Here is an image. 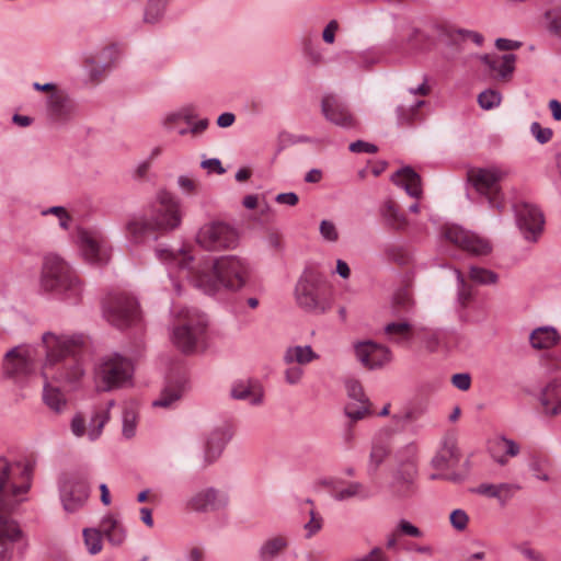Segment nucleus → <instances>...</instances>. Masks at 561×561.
Wrapping results in <instances>:
<instances>
[{
  "label": "nucleus",
  "mask_w": 561,
  "mask_h": 561,
  "mask_svg": "<svg viewBox=\"0 0 561 561\" xmlns=\"http://www.w3.org/2000/svg\"><path fill=\"white\" fill-rule=\"evenodd\" d=\"M42 343L46 351V360L43 366L44 378L43 400L55 412H60L66 405V399L59 388L50 385L49 380L62 385H76L83 376V368L77 350L79 343L66 335H56L45 332Z\"/></svg>",
  "instance_id": "1"
},
{
  "label": "nucleus",
  "mask_w": 561,
  "mask_h": 561,
  "mask_svg": "<svg viewBox=\"0 0 561 561\" xmlns=\"http://www.w3.org/2000/svg\"><path fill=\"white\" fill-rule=\"evenodd\" d=\"M180 224L179 202L171 193L162 191L149 213L135 215L126 222V234L130 242L142 243L149 238L157 239V232L173 230Z\"/></svg>",
  "instance_id": "2"
},
{
  "label": "nucleus",
  "mask_w": 561,
  "mask_h": 561,
  "mask_svg": "<svg viewBox=\"0 0 561 561\" xmlns=\"http://www.w3.org/2000/svg\"><path fill=\"white\" fill-rule=\"evenodd\" d=\"M251 267L245 259L238 255H224L217 257L210 270L198 272L195 276V286L205 294L214 295L221 288L239 290L248 282Z\"/></svg>",
  "instance_id": "3"
},
{
  "label": "nucleus",
  "mask_w": 561,
  "mask_h": 561,
  "mask_svg": "<svg viewBox=\"0 0 561 561\" xmlns=\"http://www.w3.org/2000/svg\"><path fill=\"white\" fill-rule=\"evenodd\" d=\"M34 467L31 460L11 461L0 456V515L10 516L20 496L30 490Z\"/></svg>",
  "instance_id": "4"
},
{
  "label": "nucleus",
  "mask_w": 561,
  "mask_h": 561,
  "mask_svg": "<svg viewBox=\"0 0 561 561\" xmlns=\"http://www.w3.org/2000/svg\"><path fill=\"white\" fill-rule=\"evenodd\" d=\"M295 301L305 312L320 316L332 308V289L324 274L312 265H308L298 278Z\"/></svg>",
  "instance_id": "5"
},
{
  "label": "nucleus",
  "mask_w": 561,
  "mask_h": 561,
  "mask_svg": "<svg viewBox=\"0 0 561 561\" xmlns=\"http://www.w3.org/2000/svg\"><path fill=\"white\" fill-rule=\"evenodd\" d=\"M41 288L72 304H77L82 294V284L75 271L56 254L44 257Z\"/></svg>",
  "instance_id": "6"
},
{
  "label": "nucleus",
  "mask_w": 561,
  "mask_h": 561,
  "mask_svg": "<svg viewBox=\"0 0 561 561\" xmlns=\"http://www.w3.org/2000/svg\"><path fill=\"white\" fill-rule=\"evenodd\" d=\"M172 341L183 353L191 354L204 343L208 320L195 308L183 307L173 310Z\"/></svg>",
  "instance_id": "7"
},
{
  "label": "nucleus",
  "mask_w": 561,
  "mask_h": 561,
  "mask_svg": "<svg viewBox=\"0 0 561 561\" xmlns=\"http://www.w3.org/2000/svg\"><path fill=\"white\" fill-rule=\"evenodd\" d=\"M133 375V362L118 353H114L101 359L95 369V381L100 390L111 391L129 385Z\"/></svg>",
  "instance_id": "8"
},
{
  "label": "nucleus",
  "mask_w": 561,
  "mask_h": 561,
  "mask_svg": "<svg viewBox=\"0 0 561 561\" xmlns=\"http://www.w3.org/2000/svg\"><path fill=\"white\" fill-rule=\"evenodd\" d=\"M89 479L90 473L85 468L75 469L59 478V493L65 511L73 513L85 504L90 495Z\"/></svg>",
  "instance_id": "9"
},
{
  "label": "nucleus",
  "mask_w": 561,
  "mask_h": 561,
  "mask_svg": "<svg viewBox=\"0 0 561 561\" xmlns=\"http://www.w3.org/2000/svg\"><path fill=\"white\" fill-rule=\"evenodd\" d=\"M506 172L497 167L471 168L467 175L479 195L484 196L491 208L502 210L504 207L503 194L500 182L506 176Z\"/></svg>",
  "instance_id": "10"
},
{
  "label": "nucleus",
  "mask_w": 561,
  "mask_h": 561,
  "mask_svg": "<svg viewBox=\"0 0 561 561\" xmlns=\"http://www.w3.org/2000/svg\"><path fill=\"white\" fill-rule=\"evenodd\" d=\"M196 242L207 251L231 250L238 245L239 234L227 222L210 221L199 228Z\"/></svg>",
  "instance_id": "11"
},
{
  "label": "nucleus",
  "mask_w": 561,
  "mask_h": 561,
  "mask_svg": "<svg viewBox=\"0 0 561 561\" xmlns=\"http://www.w3.org/2000/svg\"><path fill=\"white\" fill-rule=\"evenodd\" d=\"M28 541L19 526L10 516L0 515V561H11L15 554L23 556Z\"/></svg>",
  "instance_id": "12"
},
{
  "label": "nucleus",
  "mask_w": 561,
  "mask_h": 561,
  "mask_svg": "<svg viewBox=\"0 0 561 561\" xmlns=\"http://www.w3.org/2000/svg\"><path fill=\"white\" fill-rule=\"evenodd\" d=\"M35 371V362L31 350L15 346L9 350L2 360L3 377L22 385Z\"/></svg>",
  "instance_id": "13"
},
{
  "label": "nucleus",
  "mask_w": 561,
  "mask_h": 561,
  "mask_svg": "<svg viewBox=\"0 0 561 561\" xmlns=\"http://www.w3.org/2000/svg\"><path fill=\"white\" fill-rule=\"evenodd\" d=\"M103 312L112 325L125 329L138 320V304L127 295H112L104 302Z\"/></svg>",
  "instance_id": "14"
},
{
  "label": "nucleus",
  "mask_w": 561,
  "mask_h": 561,
  "mask_svg": "<svg viewBox=\"0 0 561 561\" xmlns=\"http://www.w3.org/2000/svg\"><path fill=\"white\" fill-rule=\"evenodd\" d=\"M444 237L449 242L472 255H488L492 251V247L488 240L457 225L445 227Z\"/></svg>",
  "instance_id": "15"
},
{
  "label": "nucleus",
  "mask_w": 561,
  "mask_h": 561,
  "mask_svg": "<svg viewBox=\"0 0 561 561\" xmlns=\"http://www.w3.org/2000/svg\"><path fill=\"white\" fill-rule=\"evenodd\" d=\"M516 224L528 241H537L545 225L543 214L539 208L529 203L514 205Z\"/></svg>",
  "instance_id": "16"
},
{
  "label": "nucleus",
  "mask_w": 561,
  "mask_h": 561,
  "mask_svg": "<svg viewBox=\"0 0 561 561\" xmlns=\"http://www.w3.org/2000/svg\"><path fill=\"white\" fill-rule=\"evenodd\" d=\"M321 110L324 117L336 126L345 129H352L357 126V121L348 106L334 94L323 96Z\"/></svg>",
  "instance_id": "17"
},
{
  "label": "nucleus",
  "mask_w": 561,
  "mask_h": 561,
  "mask_svg": "<svg viewBox=\"0 0 561 561\" xmlns=\"http://www.w3.org/2000/svg\"><path fill=\"white\" fill-rule=\"evenodd\" d=\"M357 359L368 369L381 368L391 360V351L381 344L373 341L358 342L355 345Z\"/></svg>",
  "instance_id": "18"
},
{
  "label": "nucleus",
  "mask_w": 561,
  "mask_h": 561,
  "mask_svg": "<svg viewBox=\"0 0 561 561\" xmlns=\"http://www.w3.org/2000/svg\"><path fill=\"white\" fill-rule=\"evenodd\" d=\"M228 502L229 497L227 494L215 488H207L194 494L187 502V506L192 511L205 513L225 508Z\"/></svg>",
  "instance_id": "19"
},
{
  "label": "nucleus",
  "mask_w": 561,
  "mask_h": 561,
  "mask_svg": "<svg viewBox=\"0 0 561 561\" xmlns=\"http://www.w3.org/2000/svg\"><path fill=\"white\" fill-rule=\"evenodd\" d=\"M230 439L231 433L227 427H217L207 435L204 445V467L219 459Z\"/></svg>",
  "instance_id": "20"
},
{
  "label": "nucleus",
  "mask_w": 561,
  "mask_h": 561,
  "mask_svg": "<svg viewBox=\"0 0 561 561\" xmlns=\"http://www.w3.org/2000/svg\"><path fill=\"white\" fill-rule=\"evenodd\" d=\"M409 458L416 453V446L411 444L407 446ZM416 476V467L412 459H408L394 474L396 493L399 496H407L411 493L412 484Z\"/></svg>",
  "instance_id": "21"
},
{
  "label": "nucleus",
  "mask_w": 561,
  "mask_h": 561,
  "mask_svg": "<svg viewBox=\"0 0 561 561\" xmlns=\"http://www.w3.org/2000/svg\"><path fill=\"white\" fill-rule=\"evenodd\" d=\"M539 401L547 416L561 414V377L553 378L542 388Z\"/></svg>",
  "instance_id": "22"
},
{
  "label": "nucleus",
  "mask_w": 561,
  "mask_h": 561,
  "mask_svg": "<svg viewBox=\"0 0 561 561\" xmlns=\"http://www.w3.org/2000/svg\"><path fill=\"white\" fill-rule=\"evenodd\" d=\"M391 181L404 188L407 194L414 198L422 196V180L419 173L409 165L399 169L392 176Z\"/></svg>",
  "instance_id": "23"
},
{
  "label": "nucleus",
  "mask_w": 561,
  "mask_h": 561,
  "mask_svg": "<svg viewBox=\"0 0 561 561\" xmlns=\"http://www.w3.org/2000/svg\"><path fill=\"white\" fill-rule=\"evenodd\" d=\"M231 397L236 400H248L252 405L263 402V388L256 380H240L233 383Z\"/></svg>",
  "instance_id": "24"
},
{
  "label": "nucleus",
  "mask_w": 561,
  "mask_h": 561,
  "mask_svg": "<svg viewBox=\"0 0 561 561\" xmlns=\"http://www.w3.org/2000/svg\"><path fill=\"white\" fill-rule=\"evenodd\" d=\"M289 546V540L285 535H275L266 538L257 549L259 561H276L280 558Z\"/></svg>",
  "instance_id": "25"
},
{
  "label": "nucleus",
  "mask_w": 561,
  "mask_h": 561,
  "mask_svg": "<svg viewBox=\"0 0 561 561\" xmlns=\"http://www.w3.org/2000/svg\"><path fill=\"white\" fill-rule=\"evenodd\" d=\"M379 213L385 226L389 229L401 231L407 228L408 219L394 201L390 198L385 201L379 208Z\"/></svg>",
  "instance_id": "26"
},
{
  "label": "nucleus",
  "mask_w": 561,
  "mask_h": 561,
  "mask_svg": "<svg viewBox=\"0 0 561 561\" xmlns=\"http://www.w3.org/2000/svg\"><path fill=\"white\" fill-rule=\"evenodd\" d=\"M49 115L56 121L67 119L75 111L73 101L62 92H53L47 99Z\"/></svg>",
  "instance_id": "27"
},
{
  "label": "nucleus",
  "mask_w": 561,
  "mask_h": 561,
  "mask_svg": "<svg viewBox=\"0 0 561 561\" xmlns=\"http://www.w3.org/2000/svg\"><path fill=\"white\" fill-rule=\"evenodd\" d=\"M390 433L381 432L373 439L368 470L376 472L390 453Z\"/></svg>",
  "instance_id": "28"
},
{
  "label": "nucleus",
  "mask_w": 561,
  "mask_h": 561,
  "mask_svg": "<svg viewBox=\"0 0 561 561\" xmlns=\"http://www.w3.org/2000/svg\"><path fill=\"white\" fill-rule=\"evenodd\" d=\"M324 485L331 489V494L334 500L343 502L353 497L366 500L369 497L368 489L360 482L353 481L346 482V486L339 489L332 481H325Z\"/></svg>",
  "instance_id": "29"
},
{
  "label": "nucleus",
  "mask_w": 561,
  "mask_h": 561,
  "mask_svg": "<svg viewBox=\"0 0 561 561\" xmlns=\"http://www.w3.org/2000/svg\"><path fill=\"white\" fill-rule=\"evenodd\" d=\"M460 460V451L456 443L451 440L444 442L442 448L431 460V466L435 470L442 471L450 468Z\"/></svg>",
  "instance_id": "30"
},
{
  "label": "nucleus",
  "mask_w": 561,
  "mask_h": 561,
  "mask_svg": "<svg viewBox=\"0 0 561 561\" xmlns=\"http://www.w3.org/2000/svg\"><path fill=\"white\" fill-rule=\"evenodd\" d=\"M414 299L408 287H401L393 294L391 301V312L399 319H407L414 312Z\"/></svg>",
  "instance_id": "31"
},
{
  "label": "nucleus",
  "mask_w": 561,
  "mask_h": 561,
  "mask_svg": "<svg viewBox=\"0 0 561 561\" xmlns=\"http://www.w3.org/2000/svg\"><path fill=\"white\" fill-rule=\"evenodd\" d=\"M81 251L84 259L90 263L105 264L108 256L99 241L88 232L80 236Z\"/></svg>",
  "instance_id": "32"
},
{
  "label": "nucleus",
  "mask_w": 561,
  "mask_h": 561,
  "mask_svg": "<svg viewBox=\"0 0 561 561\" xmlns=\"http://www.w3.org/2000/svg\"><path fill=\"white\" fill-rule=\"evenodd\" d=\"M101 533L113 546H121L126 538V529L122 522L112 514L104 516L100 523Z\"/></svg>",
  "instance_id": "33"
},
{
  "label": "nucleus",
  "mask_w": 561,
  "mask_h": 561,
  "mask_svg": "<svg viewBox=\"0 0 561 561\" xmlns=\"http://www.w3.org/2000/svg\"><path fill=\"white\" fill-rule=\"evenodd\" d=\"M183 391L184 381L182 379L168 380L161 390L160 397L152 404L159 408H172L182 398Z\"/></svg>",
  "instance_id": "34"
},
{
  "label": "nucleus",
  "mask_w": 561,
  "mask_h": 561,
  "mask_svg": "<svg viewBox=\"0 0 561 561\" xmlns=\"http://www.w3.org/2000/svg\"><path fill=\"white\" fill-rule=\"evenodd\" d=\"M518 490H520V485L513 483H482L477 488L479 494L497 499L502 504H505L513 496L514 492Z\"/></svg>",
  "instance_id": "35"
},
{
  "label": "nucleus",
  "mask_w": 561,
  "mask_h": 561,
  "mask_svg": "<svg viewBox=\"0 0 561 561\" xmlns=\"http://www.w3.org/2000/svg\"><path fill=\"white\" fill-rule=\"evenodd\" d=\"M482 61L503 80L510 78L515 70L516 55L505 54L501 57L484 55Z\"/></svg>",
  "instance_id": "36"
},
{
  "label": "nucleus",
  "mask_w": 561,
  "mask_h": 561,
  "mask_svg": "<svg viewBox=\"0 0 561 561\" xmlns=\"http://www.w3.org/2000/svg\"><path fill=\"white\" fill-rule=\"evenodd\" d=\"M559 333L553 327H540L535 329L530 335L529 341L536 350H548L559 342Z\"/></svg>",
  "instance_id": "37"
},
{
  "label": "nucleus",
  "mask_w": 561,
  "mask_h": 561,
  "mask_svg": "<svg viewBox=\"0 0 561 561\" xmlns=\"http://www.w3.org/2000/svg\"><path fill=\"white\" fill-rule=\"evenodd\" d=\"M440 35L444 36L450 44H458L467 39H471L478 46L482 45L483 43V36L480 33L466 28H457L451 25L442 26Z\"/></svg>",
  "instance_id": "38"
},
{
  "label": "nucleus",
  "mask_w": 561,
  "mask_h": 561,
  "mask_svg": "<svg viewBox=\"0 0 561 561\" xmlns=\"http://www.w3.org/2000/svg\"><path fill=\"white\" fill-rule=\"evenodd\" d=\"M156 255L159 260L167 264H172L179 267L181 271H188L193 262V257L184 252H174L170 249H157Z\"/></svg>",
  "instance_id": "39"
},
{
  "label": "nucleus",
  "mask_w": 561,
  "mask_h": 561,
  "mask_svg": "<svg viewBox=\"0 0 561 561\" xmlns=\"http://www.w3.org/2000/svg\"><path fill=\"white\" fill-rule=\"evenodd\" d=\"M318 358V355L312 351L311 346H293L288 347L284 354V362L288 365L297 363L299 365H306Z\"/></svg>",
  "instance_id": "40"
},
{
  "label": "nucleus",
  "mask_w": 561,
  "mask_h": 561,
  "mask_svg": "<svg viewBox=\"0 0 561 561\" xmlns=\"http://www.w3.org/2000/svg\"><path fill=\"white\" fill-rule=\"evenodd\" d=\"M115 405V401L111 400L107 402V410L102 412H95L89 424V437L91 440H95L102 433L105 423L110 419V409Z\"/></svg>",
  "instance_id": "41"
},
{
  "label": "nucleus",
  "mask_w": 561,
  "mask_h": 561,
  "mask_svg": "<svg viewBox=\"0 0 561 561\" xmlns=\"http://www.w3.org/2000/svg\"><path fill=\"white\" fill-rule=\"evenodd\" d=\"M469 277L479 285H493L499 280V275L495 272L477 265L470 266Z\"/></svg>",
  "instance_id": "42"
},
{
  "label": "nucleus",
  "mask_w": 561,
  "mask_h": 561,
  "mask_svg": "<svg viewBox=\"0 0 561 561\" xmlns=\"http://www.w3.org/2000/svg\"><path fill=\"white\" fill-rule=\"evenodd\" d=\"M137 425V409L135 404L130 403L123 410V435L126 438H131L136 434Z\"/></svg>",
  "instance_id": "43"
},
{
  "label": "nucleus",
  "mask_w": 561,
  "mask_h": 561,
  "mask_svg": "<svg viewBox=\"0 0 561 561\" xmlns=\"http://www.w3.org/2000/svg\"><path fill=\"white\" fill-rule=\"evenodd\" d=\"M458 282L457 301L465 309L472 301L474 293L473 288L465 280L460 271H456Z\"/></svg>",
  "instance_id": "44"
},
{
  "label": "nucleus",
  "mask_w": 561,
  "mask_h": 561,
  "mask_svg": "<svg viewBox=\"0 0 561 561\" xmlns=\"http://www.w3.org/2000/svg\"><path fill=\"white\" fill-rule=\"evenodd\" d=\"M83 539L85 547L91 554H96L102 550V533L101 527L96 528H85L83 529Z\"/></svg>",
  "instance_id": "45"
},
{
  "label": "nucleus",
  "mask_w": 561,
  "mask_h": 561,
  "mask_svg": "<svg viewBox=\"0 0 561 561\" xmlns=\"http://www.w3.org/2000/svg\"><path fill=\"white\" fill-rule=\"evenodd\" d=\"M168 0H149L145 10V21L147 23H157L164 13Z\"/></svg>",
  "instance_id": "46"
},
{
  "label": "nucleus",
  "mask_w": 561,
  "mask_h": 561,
  "mask_svg": "<svg viewBox=\"0 0 561 561\" xmlns=\"http://www.w3.org/2000/svg\"><path fill=\"white\" fill-rule=\"evenodd\" d=\"M345 415L351 421L356 422L364 419L370 413L369 403H358L356 401H350L344 408Z\"/></svg>",
  "instance_id": "47"
},
{
  "label": "nucleus",
  "mask_w": 561,
  "mask_h": 561,
  "mask_svg": "<svg viewBox=\"0 0 561 561\" xmlns=\"http://www.w3.org/2000/svg\"><path fill=\"white\" fill-rule=\"evenodd\" d=\"M502 100L499 91L488 89L478 95V103L483 110H492L500 105Z\"/></svg>",
  "instance_id": "48"
},
{
  "label": "nucleus",
  "mask_w": 561,
  "mask_h": 561,
  "mask_svg": "<svg viewBox=\"0 0 561 561\" xmlns=\"http://www.w3.org/2000/svg\"><path fill=\"white\" fill-rule=\"evenodd\" d=\"M347 396L351 401H356L358 403H369L368 398L364 393L363 387L359 381L351 379L345 383Z\"/></svg>",
  "instance_id": "49"
},
{
  "label": "nucleus",
  "mask_w": 561,
  "mask_h": 561,
  "mask_svg": "<svg viewBox=\"0 0 561 561\" xmlns=\"http://www.w3.org/2000/svg\"><path fill=\"white\" fill-rule=\"evenodd\" d=\"M495 445L504 451L506 456L516 457L520 453L519 445L506 436H501L495 442Z\"/></svg>",
  "instance_id": "50"
},
{
  "label": "nucleus",
  "mask_w": 561,
  "mask_h": 561,
  "mask_svg": "<svg viewBox=\"0 0 561 561\" xmlns=\"http://www.w3.org/2000/svg\"><path fill=\"white\" fill-rule=\"evenodd\" d=\"M528 468L538 480L549 481V476L543 470V461L538 455H531L528 461Z\"/></svg>",
  "instance_id": "51"
},
{
  "label": "nucleus",
  "mask_w": 561,
  "mask_h": 561,
  "mask_svg": "<svg viewBox=\"0 0 561 561\" xmlns=\"http://www.w3.org/2000/svg\"><path fill=\"white\" fill-rule=\"evenodd\" d=\"M310 519L305 524L304 528L307 531L306 537L310 538L316 535L322 528L323 519L322 517L314 512V510H310L309 512Z\"/></svg>",
  "instance_id": "52"
},
{
  "label": "nucleus",
  "mask_w": 561,
  "mask_h": 561,
  "mask_svg": "<svg viewBox=\"0 0 561 561\" xmlns=\"http://www.w3.org/2000/svg\"><path fill=\"white\" fill-rule=\"evenodd\" d=\"M530 131L541 145L549 142L553 136L552 129L542 128L538 122H534L530 125Z\"/></svg>",
  "instance_id": "53"
},
{
  "label": "nucleus",
  "mask_w": 561,
  "mask_h": 561,
  "mask_svg": "<svg viewBox=\"0 0 561 561\" xmlns=\"http://www.w3.org/2000/svg\"><path fill=\"white\" fill-rule=\"evenodd\" d=\"M304 55L312 65H319L322 61V55L318 46L313 45L310 41L304 42Z\"/></svg>",
  "instance_id": "54"
},
{
  "label": "nucleus",
  "mask_w": 561,
  "mask_h": 561,
  "mask_svg": "<svg viewBox=\"0 0 561 561\" xmlns=\"http://www.w3.org/2000/svg\"><path fill=\"white\" fill-rule=\"evenodd\" d=\"M449 520L455 529L463 530L468 525L469 517L463 510L457 508L450 513Z\"/></svg>",
  "instance_id": "55"
},
{
  "label": "nucleus",
  "mask_w": 561,
  "mask_h": 561,
  "mask_svg": "<svg viewBox=\"0 0 561 561\" xmlns=\"http://www.w3.org/2000/svg\"><path fill=\"white\" fill-rule=\"evenodd\" d=\"M411 331V324L404 320L401 322H390L385 327V333L388 335L399 334L405 336Z\"/></svg>",
  "instance_id": "56"
},
{
  "label": "nucleus",
  "mask_w": 561,
  "mask_h": 561,
  "mask_svg": "<svg viewBox=\"0 0 561 561\" xmlns=\"http://www.w3.org/2000/svg\"><path fill=\"white\" fill-rule=\"evenodd\" d=\"M545 20L547 21L548 31L561 38V16H557L552 11H547L545 13Z\"/></svg>",
  "instance_id": "57"
},
{
  "label": "nucleus",
  "mask_w": 561,
  "mask_h": 561,
  "mask_svg": "<svg viewBox=\"0 0 561 561\" xmlns=\"http://www.w3.org/2000/svg\"><path fill=\"white\" fill-rule=\"evenodd\" d=\"M320 233L325 240L330 242H335L339 239L335 225L330 220H322L320 222Z\"/></svg>",
  "instance_id": "58"
},
{
  "label": "nucleus",
  "mask_w": 561,
  "mask_h": 561,
  "mask_svg": "<svg viewBox=\"0 0 561 561\" xmlns=\"http://www.w3.org/2000/svg\"><path fill=\"white\" fill-rule=\"evenodd\" d=\"M351 152L354 153H376L378 151V148L376 145L364 141V140H356L352 142L348 147Z\"/></svg>",
  "instance_id": "59"
},
{
  "label": "nucleus",
  "mask_w": 561,
  "mask_h": 561,
  "mask_svg": "<svg viewBox=\"0 0 561 561\" xmlns=\"http://www.w3.org/2000/svg\"><path fill=\"white\" fill-rule=\"evenodd\" d=\"M194 114L191 112V110L188 108H184L182 110L181 112L179 113H172L170 115L167 116V118L164 119V125L168 127V128H172V125L179 121L180 118H183L185 119L187 123H191V121L194 118Z\"/></svg>",
  "instance_id": "60"
},
{
  "label": "nucleus",
  "mask_w": 561,
  "mask_h": 561,
  "mask_svg": "<svg viewBox=\"0 0 561 561\" xmlns=\"http://www.w3.org/2000/svg\"><path fill=\"white\" fill-rule=\"evenodd\" d=\"M451 383L457 389L466 391L471 386V377L467 373H458V374L453 375Z\"/></svg>",
  "instance_id": "61"
},
{
  "label": "nucleus",
  "mask_w": 561,
  "mask_h": 561,
  "mask_svg": "<svg viewBox=\"0 0 561 561\" xmlns=\"http://www.w3.org/2000/svg\"><path fill=\"white\" fill-rule=\"evenodd\" d=\"M304 375V369L299 366H291L285 370V380L289 385H297L300 382Z\"/></svg>",
  "instance_id": "62"
},
{
  "label": "nucleus",
  "mask_w": 561,
  "mask_h": 561,
  "mask_svg": "<svg viewBox=\"0 0 561 561\" xmlns=\"http://www.w3.org/2000/svg\"><path fill=\"white\" fill-rule=\"evenodd\" d=\"M398 528L400 531H402L404 535H408L410 537L420 538L423 536V533L420 528L411 524L410 522L405 519H401Z\"/></svg>",
  "instance_id": "63"
},
{
  "label": "nucleus",
  "mask_w": 561,
  "mask_h": 561,
  "mask_svg": "<svg viewBox=\"0 0 561 561\" xmlns=\"http://www.w3.org/2000/svg\"><path fill=\"white\" fill-rule=\"evenodd\" d=\"M517 549L529 561H547L541 552L531 549L526 545H520L517 547Z\"/></svg>",
  "instance_id": "64"
}]
</instances>
